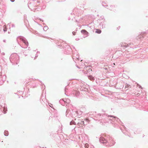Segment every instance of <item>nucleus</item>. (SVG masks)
Returning a JSON list of instances; mask_svg holds the SVG:
<instances>
[{"label":"nucleus","instance_id":"18","mask_svg":"<svg viewBox=\"0 0 148 148\" xmlns=\"http://www.w3.org/2000/svg\"><path fill=\"white\" fill-rule=\"evenodd\" d=\"M70 102V100L68 99H65V104H66V105L67 106V104H69Z\"/></svg>","mask_w":148,"mask_h":148},{"label":"nucleus","instance_id":"30","mask_svg":"<svg viewBox=\"0 0 148 148\" xmlns=\"http://www.w3.org/2000/svg\"><path fill=\"white\" fill-rule=\"evenodd\" d=\"M48 29V28L47 26H45L44 27L43 29L44 30L46 31Z\"/></svg>","mask_w":148,"mask_h":148},{"label":"nucleus","instance_id":"45","mask_svg":"<svg viewBox=\"0 0 148 148\" xmlns=\"http://www.w3.org/2000/svg\"><path fill=\"white\" fill-rule=\"evenodd\" d=\"M37 53H40L39 51H37Z\"/></svg>","mask_w":148,"mask_h":148},{"label":"nucleus","instance_id":"33","mask_svg":"<svg viewBox=\"0 0 148 148\" xmlns=\"http://www.w3.org/2000/svg\"><path fill=\"white\" fill-rule=\"evenodd\" d=\"M88 123H88L86 122V121H85V122H84V124H83V125H86Z\"/></svg>","mask_w":148,"mask_h":148},{"label":"nucleus","instance_id":"21","mask_svg":"<svg viewBox=\"0 0 148 148\" xmlns=\"http://www.w3.org/2000/svg\"><path fill=\"white\" fill-rule=\"evenodd\" d=\"M33 3L32 2H29L28 3V7L30 9H31V8H32V5L33 4Z\"/></svg>","mask_w":148,"mask_h":148},{"label":"nucleus","instance_id":"29","mask_svg":"<svg viewBox=\"0 0 148 148\" xmlns=\"http://www.w3.org/2000/svg\"><path fill=\"white\" fill-rule=\"evenodd\" d=\"M96 32L97 33L100 34L101 32V31L100 29H96Z\"/></svg>","mask_w":148,"mask_h":148},{"label":"nucleus","instance_id":"38","mask_svg":"<svg viewBox=\"0 0 148 148\" xmlns=\"http://www.w3.org/2000/svg\"><path fill=\"white\" fill-rule=\"evenodd\" d=\"M72 33H73V34L74 35H75V34H76V32H72Z\"/></svg>","mask_w":148,"mask_h":148},{"label":"nucleus","instance_id":"20","mask_svg":"<svg viewBox=\"0 0 148 148\" xmlns=\"http://www.w3.org/2000/svg\"><path fill=\"white\" fill-rule=\"evenodd\" d=\"M64 143L66 142L67 144H69V143L71 142H73L72 140H68V139H65L64 141Z\"/></svg>","mask_w":148,"mask_h":148},{"label":"nucleus","instance_id":"57","mask_svg":"<svg viewBox=\"0 0 148 148\" xmlns=\"http://www.w3.org/2000/svg\"><path fill=\"white\" fill-rule=\"evenodd\" d=\"M3 54L4 55L5 53H3Z\"/></svg>","mask_w":148,"mask_h":148},{"label":"nucleus","instance_id":"16","mask_svg":"<svg viewBox=\"0 0 148 148\" xmlns=\"http://www.w3.org/2000/svg\"><path fill=\"white\" fill-rule=\"evenodd\" d=\"M6 77V76L5 75H4L2 76H0V78H2V80L3 82L5 81Z\"/></svg>","mask_w":148,"mask_h":148},{"label":"nucleus","instance_id":"15","mask_svg":"<svg viewBox=\"0 0 148 148\" xmlns=\"http://www.w3.org/2000/svg\"><path fill=\"white\" fill-rule=\"evenodd\" d=\"M60 103L62 105L64 106L65 104V99H60L59 101Z\"/></svg>","mask_w":148,"mask_h":148},{"label":"nucleus","instance_id":"19","mask_svg":"<svg viewBox=\"0 0 148 148\" xmlns=\"http://www.w3.org/2000/svg\"><path fill=\"white\" fill-rule=\"evenodd\" d=\"M7 111V108L6 106H4L3 107V113L5 114L6 113V112Z\"/></svg>","mask_w":148,"mask_h":148},{"label":"nucleus","instance_id":"28","mask_svg":"<svg viewBox=\"0 0 148 148\" xmlns=\"http://www.w3.org/2000/svg\"><path fill=\"white\" fill-rule=\"evenodd\" d=\"M84 121H85L86 122H88L89 123L90 122V120L88 118H86L84 120Z\"/></svg>","mask_w":148,"mask_h":148},{"label":"nucleus","instance_id":"54","mask_svg":"<svg viewBox=\"0 0 148 148\" xmlns=\"http://www.w3.org/2000/svg\"><path fill=\"white\" fill-rule=\"evenodd\" d=\"M33 6H36V5H34Z\"/></svg>","mask_w":148,"mask_h":148},{"label":"nucleus","instance_id":"46","mask_svg":"<svg viewBox=\"0 0 148 148\" xmlns=\"http://www.w3.org/2000/svg\"><path fill=\"white\" fill-rule=\"evenodd\" d=\"M2 106L0 105V109H1Z\"/></svg>","mask_w":148,"mask_h":148},{"label":"nucleus","instance_id":"51","mask_svg":"<svg viewBox=\"0 0 148 148\" xmlns=\"http://www.w3.org/2000/svg\"><path fill=\"white\" fill-rule=\"evenodd\" d=\"M123 133L124 134H125V135H126V134L124 132H123Z\"/></svg>","mask_w":148,"mask_h":148},{"label":"nucleus","instance_id":"13","mask_svg":"<svg viewBox=\"0 0 148 148\" xmlns=\"http://www.w3.org/2000/svg\"><path fill=\"white\" fill-rule=\"evenodd\" d=\"M84 145L85 148H88V147H90V148H92L93 147V146L91 145V144L89 145L88 143L85 144Z\"/></svg>","mask_w":148,"mask_h":148},{"label":"nucleus","instance_id":"25","mask_svg":"<svg viewBox=\"0 0 148 148\" xmlns=\"http://www.w3.org/2000/svg\"><path fill=\"white\" fill-rule=\"evenodd\" d=\"M70 125H72L73 124V125H76V123L75 122L73 121L72 120V121H71L70 123Z\"/></svg>","mask_w":148,"mask_h":148},{"label":"nucleus","instance_id":"40","mask_svg":"<svg viewBox=\"0 0 148 148\" xmlns=\"http://www.w3.org/2000/svg\"><path fill=\"white\" fill-rule=\"evenodd\" d=\"M138 85L139 88H141V89H143V88L140 85H139V84H138Z\"/></svg>","mask_w":148,"mask_h":148},{"label":"nucleus","instance_id":"1","mask_svg":"<svg viewBox=\"0 0 148 148\" xmlns=\"http://www.w3.org/2000/svg\"><path fill=\"white\" fill-rule=\"evenodd\" d=\"M89 115L92 116L91 117H93V119L95 121L100 122L101 123H103L107 122L109 120L110 118H112V115H109L106 114H96L95 112L90 113Z\"/></svg>","mask_w":148,"mask_h":148},{"label":"nucleus","instance_id":"32","mask_svg":"<svg viewBox=\"0 0 148 148\" xmlns=\"http://www.w3.org/2000/svg\"><path fill=\"white\" fill-rule=\"evenodd\" d=\"M34 34H38V35H40V34H38V32L36 31H35V32H34Z\"/></svg>","mask_w":148,"mask_h":148},{"label":"nucleus","instance_id":"6","mask_svg":"<svg viewBox=\"0 0 148 148\" xmlns=\"http://www.w3.org/2000/svg\"><path fill=\"white\" fill-rule=\"evenodd\" d=\"M18 39H19L22 40L27 47L28 45V42L27 40L24 37L21 36H19L17 38V41H18Z\"/></svg>","mask_w":148,"mask_h":148},{"label":"nucleus","instance_id":"50","mask_svg":"<svg viewBox=\"0 0 148 148\" xmlns=\"http://www.w3.org/2000/svg\"><path fill=\"white\" fill-rule=\"evenodd\" d=\"M77 66V68H79L78 66Z\"/></svg>","mask_w":148,"mask_h":148},{"label":"nucleus","instance_id":"3","mask_svg":"<svg viewBox=\"0 0 148 148\" xmlns=\"http://www.w3.org/2000/svg\"><path fill=\"white\" fill-rule=\"evenodd\" d=\"M10 60L13 65L17 64L19 62V57L16 53H14L10 55Z\"/></svg>","mask_w":148,"mask_h":148},{"label":"nucleus","instance_id":"23","mask_svg":"<svg viewBox=\"0 0 148 148\" xmlns=\"http://www.w3.org/2000/svg\"><path fill=\"white\" fill-rule=\"evenodd\" d=\"M130 85L128 84H125V88L126 89V90H127L128 89V88H129L130 86Z\"/></svg>","mask_w":148,"mask_h":148},{"label":"nucleus","instance_id":"55","mask_svg":"<svg viewBox=\"0 0 148 148\" xmlns=\"http://www.w3.org/2000/svg\"><path fill=\"white\" fill-rule=\"evenodd\" d=\"M70 18H69V20H70Z\"/></svg>","mask_w":148,"mask_h":148},{"label":"nucleus","instance_id":"26","mask_svg":"<svg viewBox=\"0 0 148 148\" xmlns=\"http://www.w3.org/2000/svg\"><path fill=\"white\" fill-rule=\"evenodd\" d=\"M4 135L5 136H8V131H5L4 132Z\"/></svg>","mask_w":148,"mask_h":148},{"label":"nucleus","instance_id":"56","mask_svg":"<svg viewBox=\"0 0 148 148\" xmlns=\"http://www.w3.org/2000/svg\"><path fill=\"white\" fill-rule=\"evenodd\" d=\"M71 14H73V13H71Z\"/></svg>","mask_w":148,"mask_h":148},{"label":"nucleus","instance_id":"49","mask_svg":"<svg viewBox=\"0 0 148 148\" xmlns=\"http://www.w3.org/2000/svg\"><path fill=\"white\" fill-rule=\"evenodd\" d=\"M6 31V30H4V32H5V31Z\"/></svg>","mask_w":148,"mask_h":148},{"label":"nucleus","instance_id":"2","mask_svg":"<svg viewBox=\"0 0 148 148\" xmlns=\"http://www.w3.org/2000/svg\"><path fill=\"white\" fill-rule=\"evenodd\" d=\"M99 142L107 147L113 146L115 143L114 138L110 135H106L105 137H101L99 139Z\"/></svg>","mask_w":148,"mask_h":148},{"label":"nucleus","instance_id":"22","mask_svg":"<svg viewBox=\"0 0 148 148\" xmlns=\"http://www.w3.org/2000/svg\"><path fill=\"white\" fill-rule=\"evenodd\" d=\"M88 78L91 81H92L94 80V77L91 75H90L88 76Z\"/></svg>","mask_w":148,"mask_h":148},{"label":"nucleus","instance_id":"43","mask_svg":"<svg viewBox=\"0 0 148 148\" xmlns=\"http://www.w3.org/2000/svg\"><path fill=\"white\" fill-rule=\"evenodd\" d=\"M10 1L12 2H13L15 0H10Z\"/></svg>","mask_w":148,"mask_h":148},{"label":"nucleus","instance_id":"47","mask_svg":"<svg viewBox=\"0 0 148 148\" xmlns=\"http://www.w3.org/2000/svg\"><path fill=\"white\" fill-rule=\"evenodd\" d=\"M74 57V56L73 55V57ZM73 60H74V61H75V60H74V58L73 57Z\"/></svg>","mask_w":148,"mask_h":148},{"label":"nucleus","instance_id":"39","mask_svg":"<svg viewBox=\"0 0 148 148\" xmlns=\"http://www.w3.org/2000/svg\"><path fill=\"white\" fill-rule=\"evenodd\" d=\"M38 56V53H37V54H36L35 58H36Z\"/></svg>","mask_w":148,"mask_h":148},{"label":"nucleus","instance_id":"10","mask_svg":"<svg viewBox=\"0 0 148 148\" xmlns=\"http://www.w3.org/2000/svg\"><path fill=\"white\" fill-rule=\"evenodd\" d=\"M129 45H130L131 44L129 43V44H127L125 43H121L120 45V46L122 47H124L126 48L129 46Z\"/></svg>","mask_w":148,"mask_h":148},{"label":"nucleus","instance_id":"37","mask_svg":"<svg viewBox=\"0 0 148 148\" xmlns=\"http://www.w3.org/2000/svg\"><path fill=\"white\" fill-rule=\"evenodd\" d=\"M67 86H66L65 88V94H66V90L67 89Z\"/></svg>","mask_w":148,"mask_h":148},{"label":"nucleus","instance_id":"12","mask_svg":"<svg viewBox=\"0 0 148 148\" xmlns=\"http://www.w3.org/2000/svg\"><path fill=\"white\" fill-rule=\"evenodd\" d=\"M82 34H84L86 36H87L88 35V32L85 29H82L81 31Z\"/></svg>","mask_w":148,"mask_h":148},{"label":"nucleus","instance_id":"31","mask_svg":"<svg viewBox=\"0 0 148 148\" xmlns=\"http://www.w3.org/2000/svg\"><path fill=\"white\" fill-rule=\"evenodd\" d=\"M79 92H76V96H77L79 95Z\"/></svg>","mask_w":148,"mask_h":148},{"label":"nucleus","instance_id":"9","mask_svg":"<svg viewBox=\"0 0 148 148\" xmlns=\"http://www.w3.org/2000/svg\"><path fill=\"white\" fill-rule=\"evenodd\" d=\"M88 86H86L85 85H83L82 86H81L80 90L82 91H87L88 90Z\"/></svg>","mask_w":148,"mask_h":148},{"label":"nucleus","instance_id":"48","mask_svg":"<svg viewBox=\"0 0 148 148\" xmlns=\"http://www.w3.org/2000/svg\"><path fill=\"white\" fill-rule=\"evenodd\" d=\"M123 126L124 127V129H125V130H126V128L125 127V126Z\"/></svg>","mask_w":148,"mask_h":148},{"label":"nucleus","instance_id":"44","mask_svg":"<svg viewBox=\"0 0 148 148\" xmlns=\"http://www.w3.org/2000/svg\"><path fill=\"white\" fill-rule=\"evenodd\" d=\"M79 40V38H76L75 39V40Z\"/></svg>","mask_w":148,"mask_h":148},{"label":"nucleus","instance_id":"11","mask_svg":"<svg viewBox=\"0 0 148 148\" xmlns=\"http://www.w3.org/2000/svg\"><path fill=\"white\" fill-rule=\"evenodd\" d=\"M99 27L100 28L102 29L105 27V24L103 22H101L99 23Z\"/></svg>","mask_w":148,"mask_h":148},{"label":"nucleus","instance_id":"27","mask_svg":"<svg viewBox=\"0 0 148 148\" xmlns=\"http://www.w3.org/2000/svg\"><path fill=\"white\" fill-rule=\"evenodd\" d=\"M46 7V5L45 4H42V6H41V8L43 9H45Z\"/></svg>","mask_w":148,"mask_h":148},{"label":"nucleus","instance_id":"5","mask_svg":"<svg viewBox=\"0 0 148 148\" xmlns=\"http://www.w3.org/2000/svg\"><path fill=\"white\" fill-rule=\"evenodd\" d=\"M66 116L69 118L72 119L73 117L77 116L78 114V112L77 111H71L69 109H67L66 112Z\"/></svg>","mask_w":148,"mask_h":148},{"label":"nucleus","instance_id":"24","mask_svg":"<svg viewBox=\"0 0 148 148\" xmlns=\"http://www.w3.org/2000/svg\"><path fill=\"white\" fill-rule=\"evenodd\" d=\"M102 4L103 6L104 7H105L108 6V5L104 1H103Z\"/></svg>","mask_w":148,"mask_h":148},{"label":"nucleus","instance_id":"53","mask_svg":"<svg viewBox=\"0 0 148 148\" xmlns=\"http://www.w3.org/2000/svg\"><path fill=\"white\" fill-rule=\"evenodd\" d=\"M121 130L123 132V131H122V129H121Z\"/></svg>","mask_w":148,"mask_h":148},{"label":"nucleus","instance_id":"58","mask_svg":"<svg viewBox=\"0 0 148 148\" xmlns=\"http://www.w3.org/2000/svg\"><path fill=\"white\" fill-rule=\"evenodd\" d=\"M3 54L4 55L5 53H3Z\"/></svg>","mask_w":148,"mask_h":148},{"label":"nucleus","instance_id":"42","mask_svg":"<svg viewBox=\"0 0 148 148\" xmlns=\"http://www.w3.org/2000/svg\"><path fill=\"white\" fill-rule=\"evenodd\" d=\"M36 2L38 3H40V1H37Z\"/></svg>","mask_w":148,"mask_h":148},{"label":"nucleus","instance_id":"17","mask_svg":"<svg viewBox=\"0 0 148 148\" xmlns=\"http://www.w3.org/2000/svg\"><path fill=\"white\" fill-rule=\"evenodd\" d=\"M146 33L145 32H142V33H141V34L140 35V36H139V38L140 39H142V38H144V35Z\"/></svg>","mask_w":148,"mask_h":148},{"label":"nucleus","instance_id":"7","mask_svg":"<svg viewBox=\"0 0 148 148\" xmlns=\"http://www.w3.org/2000/svg\"><path fill=\"white\" fill-rule=\"evenodd\" d=\"M113 116L112 117H113V119L112 118H110V119H109V120H111V121H115V120H116L118 122H119H119H120L121 123H122L121 121L118 118L115 116Z\"/></svg>","mask_w":148,"mask_h":148},{"label":"nucleus","instance_id":"8","mask_svg":"<svg viewBox=\"0 0 148 148\" xmlns=\"http://www.w3.org/2000/svg\"><path fill=\"white\" fill-rule=\"evenodd\" d=\"M27 49L26 48H24V49L21 50V54L23 53L25 56H27V53H29V51L28 50H27Z\"/></svg>","mask_w":148,"mask_h":148},{"label":"nucleus","instance_id":"4","mask_svg":"<svg viewBox=\"0 0 148 148\" xmlns=\"http://www.w3.org/2000/svg\"><path fill=\"white\" fill-rule=\"evenodd\" d=\"M57 45L58 47L60 46L63 48H66L64 51V54H70L72 52V50L71 47L67 45L66 44L64 43V44L63 42H61L60 45Z\"/></svg>","mask_w":148,"mask_h":148},{"label":"nucleus","instance_id":"52","mask_svg":"<svg viewBox=\"0 0 148 148\" xmlns=\"http://www.w3.org/2000/svg\"><path fill=\"white\" fill-rule=\"evenodd\" d=\"M123 133L124 134H125V135H126V134L124 132H123Z\"/></svg>","mask_w":148,"mask_h":148},{"label":"nucleus","instance_id":"14","mask_svg":"<svg viewBox=\"0 0 148 148\" xmlns=\"http://www.w3.org/2000/svg\"><path fill=\"white\" fill-rule=\"evenodd\" d=\"M77 124L78 125L80 124L82 125H83V124H84V121L83 120H79Z\"/></svg>","mask_w":148,"mask_h":148},{"label":"nucleus","instance_id":"34","mask_svg":"<svg viewBox=\"0 0 148 148\" xmlns=\"http://www.w3.org/2000/svg\"><path fill=\"white\" fill-rule=\"evenodd\" d=\"M88 123H88L86 122V121H85V122H84V124H83V125H86Z\"/></svg>","mask_w":148,"mask_h":148},{"label":"nucleus","instance_id":"36","mask_svg":"<svg viewBox=\"0 0 148 148\" xmlns=\"http://www.w3.org/2000/svg\"><path fill=\"white\" fill-rule=\"evenodd\" d=\"M79 57L78 56L76 55V58L77 59V60H79Z\"/></svg>","mask_w":148,"mask_h":148},{"label":"nucleus","instance_id":"41","mask_svg":"<svg viewBox=\"0 0 148 148\" xmlns=\"http://www.w3.org/2000/svg\"><path fill=\"white\" fill-rule=\"evenodd\" d=\"M12 27H15V26L14 24H12Z\"/></svg>","mask_w":148,"mask_h":148},{"label":"nucleus","instance_id":"35","mask_svg":"<svg viewBox=\"0 0 148 148\" xmlns=\"http://www.w3.org/2000/svg\"><path fill=\"white\" fill-rule=\"evenodd\" d=\"M41 85H42V87L43 88V86H44V87H45V85H44V84H43L41 82Z\"/></svg>","mask_w":148,"mask_h":148}]
</instances>
